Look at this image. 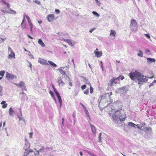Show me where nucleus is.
<instances>
[{"instance_id":"1","label":"nucleus","mask_w":156,"mask_h":156,"mask_svg":"<svg viewBox=\"0 0 156 156\" xmlns=\"http://www.w3.org/2000/svg\"><path fill=\"white\" fill-rule=\"evenodd\" d=\"M148 79V76H144L141 73L137 80H136V82L140 86L144 83H146Z\"/></svg>"},{"instance_id":"2","label":"nucleus","mask_w":156,"mask_h":156,"mask_svg":"<svg viewBox=\"0 0 156 156\" xmlns=\"http://www.w3.org/2000/svg\"><path fill=\"white\" fill-rule=\"evenodd\" d=\"M141 73L137 71H135L134 72H131L129 73V76L130 79L134 81L135 82L136 81V80L139 77Z\"/></svg>"},{"instance_id":"3","label":"nucleus","mask_w":156,"mask_h":156,"mask_svg":"<svg viewBox=\"0 0 156 156\" xmlns=\"http://www.w3.org/2000/svg\"><path fill=\"white\" fill-rule=\"evenodd\" d=\"M120 79V76L116 78H113L109 82L108 84V85L109 87H112L113 85L116 84L117 83V80H119Z\"/></svg>"},{"instance_id":"4","label":"nucleus","mask_w":156,"mask_h":156,"mask_svg":"<svg viewBox=\"0 0 156 156\" xmlns=\"http://www.w3.org/2000/svg\"><path fill=\"white\" fill-rule=\"evenodd\" d=\"M121 114V113L119 110L116 111L112 115L113 119L115 120L119 119V116Z\"/></svg>"},{"instance_id":"5","label":"nucleus","mask_w":156,"mask_h":156,"mask_svg":"<svg viewBox=\"0 0 156 156\" xmlns=\"http://www.w3.org/2000/svg\"><path fill=\"white\" fill-rule=\"evenodd\" d=\"M44 147L43 146H42L41 148L38 150H37L36 149H34V150H35L36 151V153H35L34 152L35 156H42V154H41V152L44 151Z\"/></svg>"},{"instance_id":"6","label":"nucleus","mask_w":156,"mask_h":156,"mask_svg":"<svg viewBox=\"0 0 156 156\" xmlns=\"http://www.w3.org/2000/svg\"><path fill=\"white\" fill-rule=\"evenodd\" d=\"M107 99L105 98L103 99H101L99 103L98 106L99 107L100 105H101V104H103L104 103V105H105L106 106H105V107H106L109 104H110V103H108L107 101Z\"/></svg>"},{"instance_id":"7","label":"nucleus","mask_w":156,"mask_h":156,"mask_svg":"<svg viewBox=\"0 0 156 156\" xmlns=\"http://www.w3.org/2000/svg\"><path fill=\"white\" fill-rule=\"evenodd\" d=\"M6 78L8 80H12L14 79H16L17 78V77L15 75L7 72Z\"/></svg>"},{"instance_id":"8","label":"nucleus","mask_w":156,"mask_h":156,"mask_svg":"<svg viewBox=\"0 0 156 156\" xmlns=\"http://www.w3.org/2000/svg\"><path fill=\"white\" fill-rule=\"evenodd\" d=\"M127 90L128 89L125 86L119 88L118 90L119 93L121 94H122L123 93H125Z\"/></svg>"},{"instance_id":"9","label":"nucleus","mask_w":156,"mask_h":156,"mask_svg":"<svg viewBox=\"0 0 156 156\" xmlns=\"http://www.w3.org/2000/svg\"><path fill=\"white\" fill-rule=\"evenodd\" d=\"M14 84L17 86L19 87L22 89L24 90H27L26 87L25 86V84L23 81H22L18 84L16 83H14Z\"/></svg>"},{"instance_id":"10","label":"nucleus","mask_w":156,"mask_h":156,"mask_svg":"<svg viewBox=\"0 0 156 156\" xmlns=\"http://www.w3.org/2000/svg\"><path fill=\"white\" fill-rule=\"evenodd\" d=\"M20 98L23 101H25L28 99V97L26 94L24 93H20Z\"/></svg>"},{"instance_id":"11","label":"nucleus","mask_w":156,"mask_h":156,"mask_svg":"<svg viewBox=\"0 0 156 156\" xmlns=\"http://www.w3.org/2000/svg\"><path fill=\"white\" fill-rule=\"evenodd\" d=\"M57 80V82L59 86L62 87L65 85V83L62 80L61 77H59L58 78Z\"/></svg>"},{"instance_id":"12","label":"nucleus","mask_w":156,"mask_h":156,"mask_svg":"<svg viewBox=\"0 0 156 156\" xmlns=\"http://www.w3.org/2000/svg\"><path fill=\"white\" fill-rule=\"evenodd\" d=\"M38 62L41 64H43L45 65H49V64L47 63V61L46 60H44L43 59L39 58L38 59Z\"/></svg>"},{"instance_id":"13","label":"nucleus","mask_w":156,"mask_h":156,"mask_svg":"<svg viewBox=\"0 0 156 156\" xmlns=\"http://www.w3.org/2000/svg\"><path fill=\"white\" fill-rule=\"evenodd\" d=\"M54 16L53 14L49 15L48 16V20L49 22H51L53 21L54 19Z\"/></svg>"},{"instance_id":"14","label":"nucleus","mask_w":156,"mask_h":156,"mask_svg":"<svg viewBox=\"0 0 156 156\" xmlns=\"http://www.w3.org/2000/svg\"><path fill=\"white\" fill-rule=\"evenodd\" d=\"M62 68H64V67H62V68H60L58 70L60 72V73L63 76L64 78L67 77V75L66 74L65 71L63 70V69H62Z\"/></svg>"},{"instance_id":"15","label":"nucleus","mask_w":156,"mask_h":156,"mask_svg":"<svg viewBox=\"0 0 156 156\" xmlns=\"http://www.w3.org/2000/svg\"><path fill=\"white\" fill-rule=\"evenodd\" d=\"M62 40L64 41L67 42L71 46H74V45L73 44L71 40L65 38H62Z\"/></svg>"},{"instance_id":"16","label":"nucleus","mask_w":156,"mask_h":156,"mask_svg":"<svg viewBox=\"0 0 156 156\" xmlns=\"http://www.w3.org/2000/svg\"><path fill=\"white\" fill-rule=\"evenodd\" d=\"M126 118V115L125 114H120L119 116V120L120 121H124L125 120Z\"/></svg>"},{"instance_id":"17","label":"nucleus","mask_w":156,"mask_h":156,"mask_svg":"<svg viewBox=\"0 0 156 156\" xmlns=\"http://www.w3.org/2000/svg\"><path fill=\"white\" fill-rule=\"evenodd\" d=\"M136 25L137 23L135 20L134 19L132 20H131V22L130 23L131 27H136Z\"/></svg>"},{"instance_id":"18","label":"nucleus","mask_w":156,"mask_h":156,"mask_svg":"<svg viewBox=\"0 0 156 156\" xmlns=\"http://www.w3.org/2000/svg\"><path fill=\"white\" fill-rule=\"evenodd\" d=\"M94 53L95 54L96 56L98 58L101 57L102 54V52L98 51H94Z\"/></svg>"},{"instance_id":"19","label":"nucleus","mask_w":156,"mask_h":156,"mask_svg":"<svg viewBox=\"0 0 156 156\" xmlns=\"http://www.w3.org/2000/svg\"><path fill=\"white\" fill-rule=\"evenodd\" d=\"M147 62L148 64H150L153 62H155L156 60L154 58H147Z\"/></svg>"},{"instance_id":"20","label":"nucleus","mask_w":156,"mask_h":156,"mask_svg":"<svg viewBox=\"0 0 156 156\" xmlns=\"http://www.w3.org/2000/svg\"><path fill=\"white\" fill-rule=\"evenodd\" d=\"M9 115L12 116H14L15 112L12 108H10L9 109Z\"/></svg>"},{"instance_id":"21","label":"nucleus","mask_w":156,"mask_h":156,"mask_svg":"<svg viewBox=\"0 0 156 156\" xmlns=\"http://www.w3.org/2000/svg\"><path fill=\"white\" fill-rule=\"evenodd\" d=\"M90 126L92 132L93 133L94 135L96 133V130L95 127L94 125H91V124H90Z\"/></svg>"},{"instance_id":"22","label":"nucleus","mask_w":156,"mask_h":156,"mask_svg":"<svg viewBox=\"0 0 156 156\" xmlns=\"http://www.w3.org/2000/svg\"><path fill=\"white\" fill-rule=\"evenodd\" d=\"M20 115H17L19 119V120L20 121L22 120L23 121H25V119L22 118V113L20 110Z\"/></svg>"},{"instance_id":"23","label":"nucleus","mask_w":156,"mask_h":156,"mask_svg":"<svg viewBox=\"0 0 156 156\" xmlns=\"http://www.w3.org/2000/svg\"><path fill=\"white\" fill-rule=\"evenodd\" d=\"M38 43L42 47H44L45 46V44L41 39H40L38 40Z\"/></svg>"},{"instance_id":"24","label":"nucleus","mask_w":156,"mask_h":156,"mask_svg":"<svg viewBox=\"0 0 156 156\" xmlns=\"http://www.w3.org/2000/svg\"><path fill=\"white\" fill-rule=\"evenodd\" d=\"M116 34V32L115 30H111V33L110 34V36H113L114 37H115Z\"/></svg>"},{"instance_id":"25","label":"nucleus","mask_w":156,"mask_h":156,"mask_svg":"<svg viewBox=\"0 0 156 156\" xmlns=\"http://www.w3.org/2000/svg\"><path fill=\"white\" fill-rule=\"evenodd\" d=\"M12 58H15V53L13 52L10 53L9 54L8 56V58H9L11 59Z\"/></svg>"},{"instance_id":"26","label":"nucleus","mask_w":156,"mask_h":156,"mask_svg":"<svg viewBox=\"0 0 156 156\" xmlns=\"http://www.w3.org/2000/svg\"><path fill=\"white\" fill-rule=\"evenodd\" d=\"M48 62L52 66L54 67H56L57 66V65L54 63L52 61H48Z\"/></svg>"},{"instance_id":"27","label":"nucleus","mask_w":156,"mask_h":156,"mask_svg":"<svg viewBox=\"0 0 156 156\" xmlns=\"http://www.w3.org/2000/svg\"><path fill=\"white\" fill-rule=\"evenodd\" d=\"M144 129L146 131H150V133L149 134H151L152 133L151 128V127H145Z\"/></svg>"},{"instance_id":"28","label":"nucleus","mask_w":156,"mask_h":156,"mask_svg":"<svg viewBox=\"0 0 156 156\" xmlns=\"http://www.w3.org/2000/svg\"><path fill=\"white\" fill-rule=\"evenodd\" d=\"M128 125L131 127H136L137 125L133 122H129L128 123Z\"/></svg>"},{"instance_id":"29","label":"nucleus","mask_w":156,"mask_h":156,"mask_svg":"<svg viewBox=\"0 0 156 156\" xmlns=\"http://www.w3.org/2000/svg\"><path fill=\"white\" fill-rule=\"evenodd\" d=\"M57 98H58V100L59 101L60 103V108H61V107H62V100L61 98L60 95L57 97Z\"/></svg>"},{"instance_id":"30","label":"nucleus","mask_w":156,"mask_h":156,"mask_svg":"<svg viewBox=\"0 0 156 156\" xmlns=\"http://www.w3.org/2000/svg\"><path fill=\"white\" fill-rule=\"evenodd\" d=\"M49 93L50 94H51V96L52 97V98L54 99L55 101H56V100L55 98V95H54V94H53V92L51 90H50L49 91Z\"/></svg>"},{"instance_id":"31","label":"nucleus","mask_w":156,"mask_h":156,"mask_svg":"<svg viewBox=\"0 0 156 156\" xmlns=\"http://www.w3.org/2000/svg\"><path fill=\"white\" fill-rule=\"evenodd\" d=\"M139 53L137 54V55L141 57H142L143 56V53L142 51L141 50H139Z\"/></svg>"},{"instance_id":"32","label":"nucleus","mask_w":156,"mask_h":156,"mask_svg":"<svg viewBox=\"0 0 156 156\" xmlns=\"http://www.w3.org/2000/svg\"><path fill=\"white\" fill-rule=\"evenodd\" d=\"M92 13L97 17H99L100 15L95 11H93L92 12Z\"/></svg>"},{"instance_id":"33","label":"nucleus","mask_w":156,"mask_h":156,"mask_svg":"<svg viewBox=\"0 0 156 156\" xmlns=\"http://www.w3.org/2000/svg\"><path fill=\"white\" fill-rule=\"evenodd\" d=\"M89 84L90 86V93L92 94L93 92V88L92 87L91 84L90 83H89Z\"/></svg>"},{"instance_id":"34","label":"nucleus","mask_w":156,"mask_h":156,"mask_svg":"<svg viewBox=\"0 0 156 156\" xmlns=\"http://www.w3.org/2000/svg\"><path fill=\"white\" fill-rule=\"evenodd\" d=\"M2 87L0 85V96H2Z\"/></svg>"},{"instance_id":"35","label":"nucleus","mask_w":156,"mask_h":156,"mask_svg":"<svg viewBox=\"0 0 156 156\" xmlns=\"http://www.w3.org/2000/svg\"><path fill=\"white\" fill-rule=\"evenodd\" d=\"M21 25L22 29H24L26 28V25L25 24L23 23H21Z\"/></svg>"},{"instance_id":"36","label":"nucleus","mask_w":156,"mask_h":156,"mask_svg":"<svg viewBox=\"0 0 156 156\" xmlns=\"http://www.w3.org/2000/svg\"><path fill=\"white\" fill-rule=\"evenodd\" d=\"M25 145L26 146L27 148H29L30 147V145L29 142L25 143Z\"/></svg>"},{"instance_id":"37","label":"nucleus","mask_w":156,"mask_h":156,"mask_svg":"<svg viewBox=\"0 0 156 156\" xmlns=\"http://www.w3.org/2000/svg\"><path fill=\"white\" fill-rule=\"evenodd\" d=\"M5 73V71H1L0 72V75L2 77H3L4 73Z\"/></svg>"},{"instance_id":"38","label":"nucleus","mask_w":156,"mask_h":156,"mask_svg":"<svg viewBox=\"0 0 156 156\" xmlns=\"http://www.w3.org/2000/svg\"><path fill=\"white\" fill-rule=\"evenodd\" d=\"M6 38H2L0 37V44L4 42L6 40Z\"/></svg>"},{"instance_id":"39","label":"nucleus","mask_w":156,"mask_h":156,"mask_svg":"<svg viewBox=\"0 0 156 156\" xmlns=\"http://www.w3.org/2000/svg\"><path fill=\"white\" fill-rule=\"evenodd\" d=\"M84 93L86 94H87L89 93V88L87 89L84 91Z\"/></svg>"},{"instance_id":"40","label":"nucleus","mask_w":156,"mask_h":156,"mask_svg":"<svg viewBox=\"0 0 156 156\" xmlns=\"http://www.w3.org/2000/svg\"><path fill=\"white\" fill-rule=\"evenodd\" d=\"M97 5L99 6H100L101 3L100 2H99L98 0H95Z\"/></svg>"},{"instance_id":"41","label":"nucleus","mask_w":156,"mask_h":156,"mask_svg":"<svg viewBox=\"0 0 156 156\" xmlns=\"http://www.w3.org/2000/svg\"><path fill=\"white\" fill-rule=\"evenodd\" d=\"M46 149L48 151L50 150H52L53 149V147H46Z\"/></svg>"},{"instance_id":"42","label":"nucleus","mask_w":156,"mask_h":156,"mask_svg":"<svg viewBox=\"0 0 156 156\" xmlns=\"http://www.w3.org/2000/svg\"><path fill=\"white\" fill-rule=\"evenodd\" d=\"M86 87V85L85 84H84L81 87V88L82 90H84L85 89Z\"/></svg>"},{"instance_id":"43","label":"nucleus","mask_w":156,"mask_h":156,"mask_svg":"<svg viewBox=\"0 0 156 156\" xmlns=\"http://www.w3.org/2000/svg\"><path fill=\"white\" fill-rule=\"evenodd\" d=\"M8 51L9 52H10V53H12L13 52L12 50L10 47H8Z\"/></svg>"},{"instance_id":"44","label":"nucleus","mask_w":156,"mask_h":156,"mask_svg":"<svg viewBox=\"0 0 156 156\" xmlns=\"http://www.w3.org/2000/svg\"><path fill=\"white\" fill-rule=\"evenodd\" d=\"M85 113L86 115V116H87V117H89V112L87 110H86L85 111Z\"/></svg>"},{"instance_id":"45","label":"nucleus","mask_w":156,"mask_h":156,"mask_svg":"<svg viewBox=\"0 0 156 156\" xmlns=\"http://www.w3.org/2000/svg\"><path fill=\"white\" fill-rule=\"evenodd\" d=\"M95 29H96L95 28H93L92 29H90V30H89V32L90 33H91Z\"/></svg>"},{"instance_id":"46","label":"nucleus","mask_w":156,"mask_h":156,"mask_svg":"<svg viewBox=\"0 0 156 156\" xmlns=\"http://www.w3.org/2000/svg\"><path fill=\"white\" fill-rule=\"evenodd\" d=\"M7 106V104H5L2 106V108H5Z\"/></svg>"},{"instance_id":"47","label":"nucleus","mask_w":156,"mask_h":156,"mask_svg":"<svg viewBox=\"0 0 156 156\" xmlns=\"http://www.w3.org/2000/svg\"><path fill=\"white\" fill-rule=\"evenodd\" d=\"M98 141V142H102L101 139V136H99Z\"/></svg>"},{"instance_id":"48","label":"nucleus","mask_w":156,"mask_h":156,"mask_svg":"<svg viewBox=\"0 0 156 156\" xmlns=\"http://www.w3.org/2000/svg\"><path fill=\"white\" fill-rule=\"evenodd\" d=\"M55 12L56 13L58 14H59L60 12V11L59 9H56L55 10Z\"/></svg>"},{"instance_id":"49","label":"nucleus","mask_w":156,"mask_h":156,"mask_svg":"<svg viewBox=\"0 0 156 156\" xmlns=\"http://www.w3.org/2000/svg\"><path fill=\"white\" fill-rule=\"evenodd\" d=\"M145 36L148 39H149L150 38V36L149 35V34H145Z\"/></svg>"},{"instance_id":"50","label":"nucleus","mask_w":156,"mask_h":156,"mask_svg":"<svg viewBox=\"0 0 156 156\" xmlns=\"http://www.w3.org/2000/svg\"><path fill=\"white\" fill-rule=\"evenodd\" d=\"M34 2L36 4H37L38 5H39L40 3V2L37 1V0H35L34 1Z\"/></svg>"},{"instance_id":"51","label":"nucleus","mask_w":156,"mask_h":156,"mask_svg":"<svg viewBox=\"0 0 156 156\" xmlns=\"http://www.w3.org/2000/svg\"><path fill=\"white\" fill-rule=\"evenodd\" d=\"M28 23L30 25V27H33V25L31 22Z\"/></svg>"},{"instance_id":"52","label":"nucleus","mask_w":156,"mask_h":156,"mask_svg":"<svg viewBox=\"0 0 156 156\" xmlns=\"http://www.w3.org/2000/svg\"><path fill=\"white\" fill-rule=\"evenodd\" d=\"M1 2L3 4L5 5L6 4L7 2L3 0H2Z\"/></svg>"},{"instance_id":"53","label":"nucleus","mask_w":156,"mask_h":156,"mask_svg":"<svg viewBox=\"0 0 156 156\" xmlns=\"http://www.w3.org/2000/svg\"><path fill=\"white\" fill-rule=\"evenodd\" d=\"M10 10H11V11L12 12L11 13L14 14H16V12L15 11L13 10H11V9H10Z\"/></svg>"},{"instance_id":"54","label":"nucleus","mask_w":156,"mask_h":156,"mask_svg":"<svg viewBox=\"0 0 156 156\" xmlns=\"http://www.w3.org/2000/svg\"><path fill=\"white\" fill-rule=\"evenodd\" d=\"M55 93L56 94L57 97L60 95L58 91L55 92Z\"/></svg>"},{"instance_id":"55","label":"nucleus","mask_w":156,"mask_h":156,"mask_svg":"<svg viewBox=\"0 0 156 156\" xmlns=\"http://www.w3.org/2000/svg\"><path fill=\"white\" fill-rule=\"evenodd\" d=\"M100 62H101V68H102V70H103V66L102 62V61H101Z\"/></svg>"},{"instance_id":"56","label":"nucleus","mask_w":156,"mask_h":156,"mask_svg":"<svg viewBox=\"0 0 156 156\" xmlns=\"http://www.w3.org/2000/svg\"><path fill=\"white\" fill-rule=\"evenodd\" d=\"M27 149H26V151H29V152H33V150H31L30 149H29V150L27 151Z\"/></svg>"},{"instance_id":"57","label":"nucleus","mask_w":156,"mask_h":156,"mask_svg":"<svg viewBox=\"0 0 156 156\" xmlns=\"http://www.w3.org/2000/svg\"><path fill=\"white\" fill-rule=\"evenodd\" d=\"M67 80H68V81H70V79H69V76H67V77H65V78Z\"/></svg>"},{"instance_id":"58","label":"nucleus","mask_w":156,"mask_h":156,"mask_svg":"<svg viewBox=\"0 0 156 156\" xmlns=\"http://www.w3.org/2000/svg\"><path fill=\"white\" fill-rule=\"evenodd\" d=\"M33 133H32V132H30V133H29V134H30L29 137H30V138H32V135H33Z\"/></svg>"},{"instance_id":"59","label":"nucleus","mask_w":156,"mask_h":156,"mask_svg":"<svg viewBox=\"0 0 156 156\" xmlns=\"http://www.w3.org/2000/svg\"><path fill=\"white\" fill-rule=\"evenodd\" d=\"M120 76V79L121 80H122L124 78V76Z\"/></svg>"},{"instance_id":"60","label":"nucleus","mask_w":156,"mask_h":156,"mask_svg":"<svg viewBox=\"0 0 156 156\" xmlns=\"http://www.w3.org/2000/svg\"><path fill=\"white\" fill-rule=\"evenodd\" d=\"M154 85V84L153 83H151L149 85V88L151 87V86H153Z\"/></svg>"},{"instance_id":"61","label":"nucleus","mask_w":156,"mask_h":156,"mask_svg":"<svg viewBox=\"0 0 156 156\" xmlns=\"http://www.w3.org/2000/svg\"><path fill=\"white\" fill-rule=\"evenodd\" d=\"M6 5L8 8H9L10 7V5L9 3L7 2L6 4H5Z\"/></svg>"},{"instance_id":"62","label":"nucleus","mask_w":156,"mask_h":156,"mask_svg":"<svg viewBox=\"0 0 156 156\" xmlns=\"http://www.w3.org/2000/svg\"><path fill=\"white\" fill-rule=\"evenodd\" d=\"M5 104V101H2L1 103V105H4Z\"/></svg>"},{"instance_id":"63","label":"nucleus","mask_w":156,"mask_h":156,"mask_svg":"<svg viewBox=\"0 0 156 156\" xmlns=\"http://www.w3.org/2000/svg\"><path fill=\"white\" fill-rule=\"evenodd\" d=\"M69 85L70 86H72L73 85V84L70 81H69Z\"/></svg>"},{"instance_id":"64","label":"nucleus","mask_w":156,"mask_h":156,"mask_svg":"<svg viewBox=\"0 0 156 156\" xmlns=\"http://www.w3.org/2000/svg\"><path fill=\"white\" fill-rule=\"evenodd\" d=\"M27 37H29V38H30V39H33V38L32 37L30 36V35H28V34H27Z\"/></svg>"}]
</instances>
